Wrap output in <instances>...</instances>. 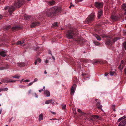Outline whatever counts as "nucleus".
<instances>
[{"mask_svg": "<svg viewBox=\"0 0 126 126\" xmlns=\"http://www.w3.org/2000/svg\"><path fill=\"white\" fill-rule=\"evenodd\" d=\"M61 10V8L60 7L58 6H55L50 9V11H52L50 12H50H48L47 13V15L49 17H51L54 16L56 14V13L60 12Z\"/></svg>", "mask_w": 126, "mask_h": 126, "instance_id": "nucleus-1", "label": "nucleus"}, {"mask_svg": "<svg viewBox=\"0 0 126 126\" xmlns=\"http://www.w3.org/2000/svg\"><path fill=\"white\" fill-rule=\"evenodd\" d=\"M75 35L73 29L68 30L66 34V36L68 39H73Z\"/></svg>", "mask_w": 126, "mask_h": 126, "instance_id": "nucleus-2", "label": "nucleus"}, {"mask_svg": "<svg viewBox=\"0 0 126 126\" xmlns=\"http://www.w3.org/2000/svg\"><path fill=\"white\" fill-rule=\"evenodd\" d=\"M95 16L94 13H91L85 20V23L88 24L93 21L94 19Z\"/></svg>", "mask_w": 126, "mask_h": 126, "instance_id": "nucleus-3", "label": "nucleus"}, {"mask_svg": "<svg viewBox=\"0 0 126 126\" xmlns=\"http://www.w3.org/2000/svg\"><path fill=\"white\" fill-rule=\"evenodd\" d=\"M119 39V38L116 37L114 39H108L106 43L107 44L112 45Z\"/></svg>", "mask_w": 126, "mask_h": 126, "instance_id": "nucleus-4", "label": "nucleus"}, {"mask_svg": "<svg viewBox=\"0 0 126 126\" xmlns=\"http://www.w3.org/2000/svg\"><path fill=\"white\" fill-rule=\"evenodd\" d=\"M16 2H15L14 4V6L18 8L20 7L23 4V0H17Z\"/></svg>", "mask_w": 126, "mask_h": 126, "instance_id": "nucleus-5", "label": "nucleus"}, {"mask_svg": "<svg viewBox=\"0 0 126 126\" xmlns=\"http://www.w3.org/2000/svg\"><path fill=\"white\" fill-rule=\"evenodd\" d=\"M5 10L8 9V11L9 12L10 15H11L12 13L14 11V8L13 6H6L4 8Z\"/></svg>", "mask_w": 126, "mask_h": 126, "instance_id": "nucleus-6", "label": "nucleus"}, {"mask_svg": "<svg viewBox=\"0 0 126 126\" xmlns=\"http://www.w3.org/2000/svg\"><path fill=\"white\" fill-rule=\"evenodd\" d=\"M2 81L4 83L10 82H15L16 81L15 80H12L11 79L8 78H5L4 79L2 80Z\"/></svg>", "mask_w": 126, "mask_h": 126, "instance_id": "nucleus-7", "label": "nucleus"}, {"mask_svg": "<svg viewBox=\"0 0 126 126\" xmlns=\"http://www.w3.org/2000/svg\"><path fill=\"white\" fill-rule=\"evenodd\" d=\"M95 5L96 7L97 8H101L103 6V3L96 2L95 3Z\"/></svg>", "mask_w": 126, "mask_h": 126, "instance_id": "nucleus-8", "label": "nucleus"}, {"mask_svg": "<svg viewBox=\"0 0 126 126\" xmlns=\"http://www.w3.org/2000/svg\"><path fill=\"white\" fill-rule=\"evenodd\" d=\"M76 87V85L75 84H74L73 86H72L71 90V94H74Z\"/></svg>", "mask_w": 126, "mask_h": 126, "instance_id": "nucleus-9", "label": "nucleus"}, {"mask_svg": "<svg viewBox=\"0 0 126 126\" xmlns=\"http://www.w3.org/2000/svg\"><path fill=\"white\" fill-rule=\"evenodd\" d=\"M39 23L38 22H34L32 23L30 25L31 28H33L35 26L39 25Z\"/></svg>", "mask_w": 126, "mask_h": 126, "instance_id": "nucleus-10", "label": "nucleus"}, {"mask_svg": "<svg viewBox=\"0 0 126 126\" xmlns=\"http://www.w3.org/2000/svg\"><path fill=\"white\" fill-rule=\"evenodd\" d=\"M118 18L119 17L115 15H112L111 16V19L113 21L117 20Z\"/></svg>", "mask_w": 126, "mask_h": 126, "instance_id": "nucleus-11", "label": "nucleus"}, {"mask_svg": "<svg viewBox=\"0 0 126 126\" xmlns=\"http://www.w3.org/2000/svg\"><path fill=\"white\" fill-rule=\"evenodd\" d=\"M93 63L94 64H96L98 63L101 64H102L103 63L102 61H101L100 60L98 59H95L93 61Z\"/></svg>", "mask_w": 126, "mask_h": 126, "instance_id": "nucleus-12", "label": "nucleus"}, {"mask_svg": "<svg viewBox=\"0 0 126 126\" xmlns=\"http://www.w3.org/2000/svg\"><path fill=\"white\" fill-rule=\"evenodd\" d=\"M21 29V27L20 26H16L12 27V29L13 31H15L19 29Z\"/></svg>", "mask_w": 126, "mask_h": 126, "instance_id": "nucleus-13", "label": "nucleus"}, {"mask_svg": "<svg viewBox=\"0 0 126 126\" xmlns=\"http://www.w3.org/2000/svg\"><path fill=\"white\" fill-rule=\"evenodd\" d=\"M17 65L20 67H23L25 65V63L23 62H19L17 63Z\"/></svg>", "mask_w": 126, "mask_h": 126, "instance_id": "nucleus-14", "label": "nucleus"}, {"mask_svg": "<svg viewBox=\"0 0 126 126\" xmlns=\"http://www.w3.org/2000/svg\"><path fill=\"white\" fill-rule=\"evenodd\" d=\"M6 55V53L5 51H2L0 52V55L3 57H5Z\"/></svg>", "mask_w": 126, "mask_h": 126, "instance_id": "nucleus-15", "label": "nucleus"}, {"mask_svg": "<svg viewBox=\"0 0 126 126\" xmlns=\"http://www.w3.org/2000/svg\"><path fill=\"white\" fill-rule=\"evenodd\" d=\"M96 106L98 109H100L102 111L103 110L102 109V106L100 105V103L99 102H97L96 103Z\"/></svg>", "mask_w": 126, "mask_h": 126, "instance_id": "nucleus-16", "label": "nucleus"}, {"mask_svg": "<svg viewBox=\"0 0 126 126\" xmlns=\"http://www.w3.org/2000/svg\"><path fill=\"white\" fill-rule=\"evenodd\" d=\"M44 94L46 95L47 97H49L50 95V93L47 90H45L44 92Z\"/></svg>", "mask_w": 126, "mask_h": 126, "instance_id": "nucleus-17", "label": "nucleus"}, {"mask_svg": "<svg viewBox=\"0 0 126 126\" xmlns=\"http://www.w3.org/2000/svg\"><path fill=\"white\" fill-rule=\"evenodd\" d=\"M55 3V2L53 0H52L49 1L48 2V4L49 5H54Z\"/></svg>", "mask_w": 126, "mask_h": 126, "instance_id": "nucleus-18", "label": "nucleus"}, {"mask_svg": "<svg viewBox=\"0 0 126 126\" xmlns=\"http://www.w3.org/2000/svg\"><path fill=\"white\" fill-rule=\"evenodd\" d=\"M102 14V11L101 10L99 11L98 13V18H99L101 16Z\"/></svg>", "mask_w": 126, "mask_h": 126, "instance_id": "nucleus-19", "label": "nucleus"}, {"mask_svg": "<svg viewBox=\"0 0 126 126\" xmlns=\"http://www.w3.org/2000/svg\"><path fill=\"white\" fill-rule=\"evenodd\" d=\"M53 101H54L52 99L48 100L46 101L45 102V103L46 104H48L51 103V102H52Z\"/></svg>", "mask_w": 126, "mask_h": 126, "instance_id": "nucleus-20", "label": "nucleus"}, {"mask_svg": "<svg viewBox=\"0 0 126 126\" xmlns=\"http://www.w3.org/2000/svg\"><path fill=\"white\" fill-rule=\"evenodd\" d=\"M43 114L41 113L39 115V120L40 121L43 119Z\"/></svg>", "mask_w": 126, "mask_h": 126, "instance_id": "nucleus-21", "label": "nucleus"}, {"mask_svg": "<svg viewBox=\"0 0 126 126\" xmlns=\"http://www.w3.org/2000/svg\"><path fill=\"white\" fill-rule=\"evenodd\" d=\"M124 123L123 122V121H122L120 122L118 126H125Z\"/></svg>", "mask_w": 126, "mask_h": 126, "instance_id": "nucleus-22", "label": "nucleus"}, {"mask_svg": "<svg viewBox=\"0 0 126 126\" xmlns=\"http://www.w3.org/2000/svg\"><path fill=\"white\" fill-rule=\"evenodd\" d=\"M20 76H18L17 75H16L12 77L16 78L17 79H19V78L20 77Z\"/></svg>", "mask_w": 126, "mask_h": 126, "instance_id": "nucleus-23", "label": "nucleus"}, {"mask_svg": "<svg viewBox=\"0 0 126 126\" xmlns=\"http://www.w3.org/2000/svg\"><path fill=\"white\" fill-rule=\"evenodd\" d=\"M24 43V41H18L17 42V44L21 45L22 44H23Z\"/></svg>", "mask_w": 126, "mask_h": 126, "instance_id": "nucleus-24", "label": "nucleus"}, {"mask_svg": "<svg viewBox=\"0 0 126 126\" xmlns=\"http://www.w3.org/2000/svg\"><path fill=\"white\" fill-rule=\"evenodd\" d=\"M122 6V8L125 11H126V4H123Z\"/></svg>", "mask_w": 126, "mask_h": 126, "instance_id": "nucleus-25", "label": "nucleus"}, {"mask_svg": "<svg viewBox=\"0 0 126 126\" xmlns=\"http://www.w3.org/2000/svg\"><path fill=\"white\" fill-rule=\"evenodd\" d=\"M8 66L7 65L5 67H1L0 68V70H2L4 69H5L7 68H8Z\"/></svg>", "mask_w": 126, "mask_h": 126, "instance_id": "nucleus-26", "label": "nucleus"}, {"mask_svg": "<svg viewBox=\"0 0 126 126\" xmlns=\"http://www.w3.org/2000/svg\"><path fill=\"white\" fill-rule=\"evenodd\" d=\"M123 66H124V65H122L121 64L120 65H119V66L118 68L119 69L122 70L123 68Z\"/></svg>", "mask_w": 126, "mask_h": 126, "instance_id": "nucleus-27", "label": "nucleus"}, {"mask_svg": "<svg viewBox=\"0 0 126 126\" xmlns=\"http://www.w3.org/2000/svg\"><path fill=\"white\" fill-rule=\"evenodd\" d=\"M78 111L79 113H81L82 114H84H84H85V113H84L82 111L80 110L79 109H78Z\"/></svg>", "mask_w": 126, "mask_h": 126, "instance_id": "nucleus-28", "label": "nucleus"}, {"mask_svg": "<svg viewBox=\"0 0 126 126\" xmlns=\"http://www.w3.org/2000/svg\"><path fill=\"white\" fill-rule=\"evenodd\" d=\"M123 47L126 50V41L123 43Z\"/></svg>", "mask_w": 126, "mask_h": 126, "instance_id": "nucleus-29", "label": "nucleus"}, {"mask_svg": "<svg viewBox=\"0 0 126 126\" xmlns=\"http://www.w3.org/2000/svg\"><path fill=\"white\" fill-rule=\"evenodd\" d=\"M96 38L97 39V40H101V39L100 37V36H99L97 35H96Z\"/></svg>", "mask_w": 126, "mask_h": 126, "instance_id": "nucleus-30", "label": "nucleus"}, {"mask_svg": "<svg viewBox=\"0 0 126 126\" xmlns=\"http://www.w3.org/2000/svg\"><path fill=\"white\" fill-rule=\"evenodd\" d=\"M52 25L53 27H56L57 26V22H54L53 24Z\"/></svg>", "mask_w": 126, "mask_h": 126, "instance_id": "nucleus-31", "label": "nucleus"}, {"mask_svg": "<svg viewBox=\"0 0 126 126\" xmlns=\"http://www.w3.org/2000/svg\"><path fill=\"white\" fill-rule=\"evenodd\" d=\"M125 61L124 60H122L121 62V64L122 65H123L124 66V65L125 64Z\"/></svg>", "mask_w": 126, "mask_h": 126, "instance_id": "nucleus-32", "label": "nucleus"}, {"mask_svg": "<svg viewBox=\"0 0 126 126\" xmlns=\"http://www.w3.org/2000/svg\"><path fill=\"white\" fill-rule=\"evenodd\" d=\"M94 43L95 45L97 46H99L100 45V44L98 42H94Z\"/></svg>", "mask_w": 126, "mask_h": 126, "instance_id": "nucleus-33", "label": "nucleus"}, {"mask_svg": "<svg viewBox=\"0 0 126 126\" xmlns=\"http://www.w3.org/2000/svg\"><path fill=\"white\" fill-rule=\"evenodd\" d=\"M36 61L37 62L39 63H40L41 61V59L39 58H37V59L36 60Z\"/></svg>", "mask_w": 126, "mask_h": 126, "instance_id": "nucleus-34", "label": "nucleus"}, {"mask_svg": "<svg viewBox=\"0 0 126 126\" xmlns=\"http://www.w3.org/2000/svg\"><path fill=\"white\" fill-rule=\"evenodd\" d=\"M115 73V72L113 71V72H112V71H110V75L111 76H113L114 73Z\"/></svg>", "mask_w": 126, "mask_h": 126, "instance_id": "nucleus-35", "label": "nucleus"}, {"mask_svg": "<svg viewBox=\"0 0 126 126\" xmlns=\"http://www.w3.org/2000/svg\"><path fill=\"white\" fill-rule=\"evenodd\" d=\"M8 88H6L3 89H2V91H7L8 90Z\"/></svg>", "mask_w": 126, "mask_h": 126, "instance_id": "nucleus-36", "label": "nucleus"}, {"mask_svg": "<svg viewBox=\"0 0 126 126\" xmlns=\"http://www.w3.org/2000/svg\"><path fill=\"white\" fill-rule=\"evenodd\" d=\"M33 82H31L29 83V84L27 85V86H30V85H32L33 83Z\"/></svg>", "mask_w": 126, "mask_h": 126, "instance_id": "nucleus-37", "label": "nucleus"}, {"mask_svg": "<svg viewBox=\"0 0 126 126\" xmlns=\"http://www.w3.org/2000/svg\"><path fill=\"white\" fill-rule=\"evenodd\" d=\"M123 122L124 123L125 126L126 125V119L123 120Z\"/></svg>", "mask_w": 126, "mask_h": 126, "instance_id": "nucleus-38", "label": "nucleus"}, {"mask_svg": "<svg viewBox=\"0 0 126 126\" xmlns=\"http://www.w3.org/2000/svg\"><path fill=\"white\" fill-rule=\"evenodd\" d=\"M66 107V105H65L63 106L62 107V109L63 110L65 109Z\"/></svg>", "mask_w": 126, "mask_h": 126, "instance_id": "nucleus-39", "label": "nucleus"}, {"mask_svg": "<svg viewBox=\"0 0 126 126\" xmlns=\"http://www.w3.org/2000/svg\"><path fill=\"white\" fill-rule=\"evenodd\" d=\"M23 81L24 82H30V80H29L27 79V80H24Z\"/></svg>", "mask_w": 126, "mask_h": 126, "instance_id": "nucleus-40", "label": "nucleus"}, {"mask_svg": "<svg viewBox=\"0 0 126 126\" xmlns=\"http://www.w3.org/2000/svg\"><path fill=\"white\" fill-rule=\"evenodd\" d=\"M38 80V79L37 78H35L34 79V81L33 82H36Z\"/></svg>", "mask_w": 126, "mask_h": 126, "instance_id": "nucleus-41", "label": "nucleus"}, {"mask_svg": "<svg viewBox=\"0 0 126 126\" xmlns=\"http://www.w3.org/2000/svg\"><path fill=\"white\" fill-rule=\"evenodd\" d=\"M114 107H115L114 105H113L112 106V109H113V110L114 111H115V109L114 108Z\"/></svg>", "mask_w": 126, "mask_h": 126, "instance_id": "nucleus-42", "label": "nucleus"}, {"mask_svg": "<svg viewBox=\"0 0 126 126\" xmlns=\"http://www.w3.org/2000/svg\"><path fill=\"white\" fill-rule=\"evenodd\" d=\"M120 118H121V119H122V120L123 119H124L126 118V116H123V117H121Z\"/></svg>", "mask_w": 126, "mask_h": 126, "instance_id": "nucleus-43", "label": "nucleus"}, {"mask_svg": "<svg viewBox=\"0 0 126 126\" xmlns=\"http://www.w3.org/2000/svg\"><path fill=\"white\" fill-rule=\"evenodd\" d=\"M43 91V89H41L39 90V91L40 93H41L42 91Z\"/></svg>", "mask_w": 126, "mask_h": 126, "instance_id": "nucleus-44", "label": "nucleus"}, {"mask_svg": "<svg viewBox=\"0 0 126 126\" xmlns=\"http://www.w3.org/2000/svg\"><path fill=\"white\" fill-rule=\"evenodd\" d=\"M31 91H32V90H30L28 92V93L29 94L30 93H31Z\"/></svg>", "mask_w": 126, "mask_h": 126, "instance_id": "nucleus-45", "label": "nucleus"}, {"mask_svg": "<svg viewBox=\"0 0 126 126\" xmlns=\"http://www.w3.org/2000/svg\"><path fill=\"white\" fill-rule=\"evenodd\" d=\"M94 118H96V119H97L98 118V116H97L95 115L94 116Z\"/></svg>", "mask_w": 126, "mask_h": 126, "instance_id": "nucleus-46", "label": "nucleus"}, {"mask_svg": "<svg viewBox=\"0 0 126 126\" xmlns=\"http://www.w3.org/2000/svg\"><path fill=\"white\" fill-rule=\"evenodd\" d=\"M74 40L75 41H77V40H76L75 39H74ZM78 41H79V43H81V41H80V40H78Z\"/></svg>", "mask_w": 126, "mask_h": 126, "instance_id": "nucleus-47", "label": "nucleus"}, {"mask_svg": "<svg viewBox=\"0 0 126 126\" xmlns=\"http://www.w3.org/2000/svg\"><path fill=\"white\" fill-rule=\"evenodd\" d=\"M106 35H102V38H104L105 37H106Z\"/></svg>", "mask_w": 126, "mask_h": 126, "instance_id": "nucleus-48", "label": "nucleus"}, {"mask_svg": "<svg viewBox=\"0 0 126 126\" xmlns=\"http://www.w3.org/2000/svg\"><path fill=\"white\" fill-rule=\"evenodd\" d=\"M122 120L121 118H120L118 120V121L119 122H120Z\"/></svg>", "mask_w": 126, "mask_h": 126, "instance_id": "nucleus-49", "label": "nucleus"}, {"mask_svg": "<svg viewBox=\"0 0 126 126\" xmlns=\"http://www.w3.org/2000/svg\"><path fill=\"white\" fill-rule=\"evenodd\" d=\"M45 63H48V61L47 60H46L45 61Z\"/></svg>", "mask_w": 126, "mask_h": 126, "instance_id": "nucleus-50", "label": "nucleus"}, {"mask_svg": "<svg viewBox=\"0 0 126 126\" xmlns=\"http://www.w3.org/2000/svg\"><path fill=\"white\" fill-rule=\"evenodd\" d=\"M108 75V74L106 73H105V74H104L105 76H107Z\"/></svg>", "mask_w": 126, "mask_h": 126, "instance_id": "nucleus-51", "label": "nucleus"}, {"mask_svg": "<svg viewBox=\"0 0 126 126\" xmlns=\"http://www.w3.org/2000/svg\"><path fill=\"white\" fill-rule=\"evenodd\" d=\"M10 28V26H8L7 27V29H8L9 28Z\"/></svg>", "mask_w": 126, "mask_h": 126, "instance_id": "nucleus-52", "label": "nucleus"}, {"mask_svg": "<svg viewBox=\"0 0 126 126\" xmlns=\"http://www.w3.org/2000/svg\"><path fill=\"white\" fill-rule=\"evenodd\" d=\"M51 113L54 114H56V113L54 112H51Z\"/></svg>", "mask_w": 126, "mask_h": 126, "instance_id": "nucleus-53", "label": "nucleus"}, {"mask_svg": "<svg viewBox=\"0 0 126 126\" xmlns=\"http://www.w3.org/2000/svg\"><path fill=\"white\" fill-rule=\"evenodd\" d=\"M125 73L126 75V68L125 69Z\"/></svg>", "mask_w": 126, "mask_h": 126, "instance_id": "nucleus-54", "label": "nucleus"}, {"mask_svg": "<svg viewBox=\"0 0 126 126\" xmlns=\"http://www.w3.org/2000/svg\"><path fill=\"white\" fill-rule=\"evenodd\" d=\"M37 62L36 61V60L35 61V62L34 63V64L35 65H36V64L37 63Z\"/></svg>", "mask_w": 126, "mask_h": 126, "instance_id": "nucleus-55", "label": "nucleus"}, {"mask_svg": "<svg viewBox=\"0 0 126 126\" xmlns=\"http://www.w3.org/2000/svg\"><path fill=\"white\" fill-rule=\"evenodd\" d=\"M44 73L45 74H47V72L46 70H45L44 71Z\"/></svg>", "mask_w": 126, "mask_h": 126, "instance_id": "nucleus-56", "label": "nucleus"}, {"mask_svg": "<svg viewBox=\"0 0 126 126\" xmlns=\"http://www.w3.org/2000/svg\"><path fill=\"white\" fill-rule=\"evenodd\" d=\"M54 101H53L52 102H51V103H52V105H54V103L53 102Z\"/></svg>", "mask_w": 126, "mask_h": 126, "instance_id": "nucleus-57", "label": "nucleus"}, {"mask_svg": "<svg viewBox=\"0 0 126 126\" xmlns=\"http://www.w3.org/2000/svg\"><path fill=\"white\" fill-rule=\"evenodd\" d=\"M71 5L69 7V8H71V7L72 6V4H71Z\"/></svg>", "mask_w": 126, "mask_h": 126, "instance_id": "nucleus-58", "label": "nucleus"}, {"mask_svg": "<svg viewBox=\"0 0 126 126\" xmlns=\"http://www.w3.org/2000/svg\"><path fill=\"white\" fill-rule=\"evenodd\" d=\"M2 16H1L0 15V19H1L2 18Z\"/></svg>", "mask_w": 126, "mask_h": 126, "instance_id": "nucleus-59", "label": "nucleus"}, {"mask_svg": "<svg viewBox=\"0 0 126 126\" xmlns=\"http://www.w3.org/2000/svg\"><path fill=\"white\" fill-rule=\"evenodd\" d=\"M52 59L54 60L55 59V58L54 57H53V56H52Z\"/></svg>", "mask_w": 126, "mask_h": 126, "instance_id": "nucleus-60", "label": "nucleus"}, {"mask_svg": "<svg viewBox=\"0 0 126 126\" xmlns=\"http://www.w3.org/2000/svg\"><path fill=\"white\" fill-rule=\"evenodd\" d=\"M1 111H2V110H0V114L1 113Z\"/></svg>", "mask_w": 126, "mask_h": 126, "instance_id": "nucleus-61", "label": "nucleus"}, {"mask_svg": "<svg viewBox=\"0 0 126 126\" xmlns=\"http://www.w3.org/2000/svg\"><path fill=\"white\" fill-rule=\"evenodd\" d=\"M45 86H43V89H44V90H45Z\"/></svg>", "mask_w": 126, "mask_h": 126, "instance_id": "nucleus-62", "label": "nucleus"}, {"mask_svg": "<svg viewBox=\"0 0 126 126\" xmlns=\"http://www.w3.org/2000/svg\"><path fill=\"white\" fill-rule=\"evenodd\" d=\"M1 91H2V89H0V92Z\"/></svg>", "mask_w": 126, "mask_h": 126, "instance_id": "nucleus-63", "label": "nucleus"}, {"mask_svg": "<svg viewBox=\"0 0 126 126\" xmlns=\"http://www.w3.org/2000/svg\"><path fill=\"white\" fill-rule=\"evenodd\" d=\"M95 100L96 101H97V99H95Z\"/></svg>", "mask_w": 126, "mask_h": 126, "instance_id": "nucleus-64", "label": "nucleus"}]
</instances>
